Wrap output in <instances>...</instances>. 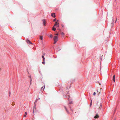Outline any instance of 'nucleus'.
Returning a JSON list of instances; mask_svg holds the SVG:
<instances>
[{
  "label": "nucleus",
  "mask_w": 120,
  "mask_h": 120,
  "mask_svg": "<svg viewBox=\"0 0 120 120\" xmlns=\"http://www.w3.org/2000/svg\"><path fill=\"white\" fill-rule=\"evenodd\" d=\"M53 21L54 22H55V21H56V19H54L53 20Z\"/></svg>",
  "instance_id": "13"
},
{
  "label": "nucleus",
  "mask_w": 120,
  "mask_h": 120,
  "mask_svg": "<svg viewBox=\"0 0 120 120\" xmlns=\"http://www.w3.org/2000/svg\"><path fill=\"white\" fill-rule=\"evenodd\" d=\"M92 101L91 100V102H90V105H91L92 104Z\"/></svg>",
  "instance_id": "17"
},
{
  "label": "nucleus",
  "mask_w": 120,
  "mask_h": 120,
  "mask_svg": "<svg viewBox=\"0 0 120 120\" xmlns=\"http://www.w3.org/2000/svg\"><path fill=\"white\" fill-rule=\"evenodd\" d=\"M54 41V44H55L56 43V42L57 41Z\"/></svg>",
  "instance_id": "14"
},
{
  "label": "nucleus",
  "mask_w": 120,
  "mask_h": 120,
  "mask_svg": "<svg viewBox=\"0 0 120 120\" xmlns=\"http://www.w3.org/2000/svg\"><path fill=\"white\" fill-rule=\"evenodd\" d=\"M42 21L43 22V24H44V26H46L45 24L46 23V22L45 21V19H43L42 20Z\"/></svg>",
  "instance_id": "5"
},
{
  "label": "nucleus",
  "mask_w": 120,
  "mask_h": 120,
  "mask_svg": "<svg viewBox=\"0 0 120 120\" xmlns=\"http://www.w3.org/2000/svg\"><path fill=\"white\" fill-rule=\"evenodd\" d=\"M102 89V88H101V90Z\"/></svg>",
  "instance_id": "35"
},
{
  "label": "nucleus",
  "mask_w": 120,
  "mask_h": 120,
  "mask_svg": "<svg viewBox=\"0 0 120 120\" xmlns=\"http://www.w3.org/2000/svg\"><path fill=\"white\" fill-rule=\"evenodd\" d=\"M45 62L44 61H43V62H42V63L43 64H45Z\"/></svg>",
  "instance_id": "20"
},
{
  "label": "nucleus",
  "mask_w": 120,
  "mask_h": 120,
  "mask_svg": "<svg viewBox=\"0 0 120 120\" xmlns=\"http://www.w3.org/2000/svg\"><path fill=\"white\" fill-rule=\"evenodd\" d=\"M29 77H30V78H31V76H29Z\"/></svg>",
  "instance_id": "28"
},
{
  "label": "nucleus",
  "mask_w": 120,
  "mask_h": 120,
  "mask_svg": "<svg viewBox=\"0 0 120 120\" xmlns=\"http://www.w3.org/2000/svg\"><path fill=\"white\" fill-rule=\"evenodd\" d=\"M57 26H59V25H57Z\"/></svg>",
  "instance_id": "37"
},
{
  "label": "nucleus",
  "mask_w": 120,
  "mask_h": 120,
  "mask_svg": "<svg viewBox=\"0 0 120 120\" xmlns=\"http://www.w3.org/2000/svg\"><path fill=\"white\" fill-rule=\"evenodd\" d=\"M59 23V22L58 20H57L56 22L55 23V26H56L57 25H58Z\"/></svg>",
  "instance_id": "7"
},
{
  "label": "nucleus",
  "mask_w": 120,
  "mask_h": 120,
  "mask_svg": "<svg viewBox=\"0 0 120 120\" xmlns=\"http://www.w3.org/2000/svg\"><path fill=\"white\" fill-rule=\"evenodd\" d=\"M45 55V53H44V54L43 55V56Z\"/></svg>",
  "instance_id": "29"
},
{
  "label": "nucleus",
  "mask_w": 120,
  "mask_h": 120,
  "mask_svg": "<svg viewBox=\"0 0 120 120\" xmlns=\"http://www.w3.org/2000/svg\"><path fill=\"white\" fill-rule=\"evenodd\" d=\"M30 84H31V81H32V79H31H31H30Z\"/></svg>",
  "instance_id": "21"
},
{
  "label": "nucleus",
  "mask_w": 120,
  "mask_h": 120,
  "mask_svg": "<svg viewBox=\"0 0 120 120\" xmlns=\"http://www.w3.org/2000/svg\"><path fill=\"white\" fill-rule=\"evenodd\" d=\"M38 99L37 100H36V101H35V102H34V108H33V112H34V109L35 110V109H36L35 105L34 104H35V103H36V102H37V100H38Z\"/></svg>",
  "instance_id": "2"
},
{
  "label": "nucleus",
  "mask_w": 120,
  "mask_h": 120,
  "mask_svg": "<svg viewBox=\"0 0 120 120\" xmlns=\"http://www.w3.org/2000/svg\"><path fill=\"white\" fill-rule=\"evenodd\" d=\"M26 42L28 44H33L29 40H26Z\"/></svg>",
  "instance_id": "3"
},
{
  "label": "nucleus",
  "mask_w": 120,
  "mask_h": 120,
  "mask_svg": "<svg viewBox=\"0 0 120 120\" xmlns=\"http://www.w3.org/2000/svg\"><path fill=\"white\" fill-rule=\"evenodd\" d=\"M52 34L50 35V38H52Z\"/></svg>",
  "instance_id": "15"
},
{
  "label": "nucleus",
  "mask_w": 120,
  "mask_h": 120,
  "mask_svg": "<svg viewBox=\"0 0 120 120\" xmlns=\"http://www.w3.org/2000/svg\"><path fill=\"white\" fill-rule=\"evenodd\" d=\"M99 117V115L98 114H97L94 117V118L95 119L98 118Z\"/></svg>",
  "instance_id": "8"
},
{
  "label": "nucleus",
  "mask_w": 120,
  "mask_h": 120,
  "mask_svg": "<svg viewBox=\"0 0 120 120\" xmlns=\"http://www.w3.org/2000/svg\"><path fill=\"white\" fill-rule=\"evenodd\" d=\"M115 75H114L113 76V81H114V82H115Z\"/></svg>",
  "instance_id": "9"
},
{
  "label": "nucleus",
  "mask_w": 120,
  "mask_h": 120,
  "mask_svg": "<svg viewBox=\"0 0 120 120\" xmlns=\"http://www.w3.org/2000/svg\"><path fill=\"white\" fill-rule=\"evenodd\" d=\"M69 97V98H68V100L69 101H70V99H69V98H70V97Z\"/></svg>",
  "instance_id": "24"
},
{
  "label": "nucleus",
  "mask_w": 120,
  "mask_h": 120,
  "mask_svg": "<svg viewBox=\"0 0 120 120\" xmlns=\"http://www.w3.org/2000/svg\"><path fill=\"white\" fill-rule=\"evenodd\" d=\"M116 20H117V19H116Z\"/></svg>",
  "instance_id": "32"
},
{
  "label": "nucleus",
  "mask_w": 120,
  "mask_h": 120,
  "mask_svg": "<svg viewBox=\"0 0 120 120\" xmlns=\"http://www.w3.org/2000/svg\"><path fill=\"white\" fill-rule=\"evenodd\" d=\"M10 92H9V96H10Z\"/></svg>",
  "instance_id": "23"
},
{
  "label": "nucleus",
  "mask_w": 120,
  "mask_h": 120,
  "mask_svg": "<svg viewBox=\"0 0 120 120\" xmlns=\"http://www.w3.org/2000/svg\"><path fill=\"white\" fill-rule=\"evenodd\" d=\"M61 34L62 35H64V33H63V32Z\"/></svg>",
  "instance_id": "18"
},
{
  "label": "nucleus",
  "mask_w": 120,
  "mask_h": 120,
  "mask_svg": "<svg viewBox=\"0 0 120 120\" xmlns=\"http://www.w3.org/2000/svg\"><path fill=\"white\" fill-rule=\"evenodd\" d=\"M43 61H45V58H43Z\"/></svg>",
  "instance_id": "19"
},
{
  "label": "nucleus",
  "mask_w": 120,
  "mask_h": 120,
  "mask_svg": "<svg viewBox=\"0 0 120 120\" xmlns=\"http://www.w3.org/2000/svg\"><path fill=\"white\" fill-rule=\"evenodd\" d=\"M24 116L25 117H26V115H24Z\"/></svg>",
  "instance_id": "26"
},
{
  "label": "nucleus",
  "mask_w": 120,
  "mask_h": 120,
  "mask_svg": "<svg viewBox=\"0 0 120 120\" xmlns=\"http://www.w3.org/2000/svg\"><path fill=\"white\" fill-rule=\"evenodd\" d=\"M44 88H45V87H44V88H43V90H44Z\"/></svg>",
  "instance_id": "34"
},
{
  "label": "nucleus",
  "mask_w": 120,
  "mask_h": 120,
  "mask_svg": "<svg viewBox=\"0 0 120 120\" xmlns=\"http://www.w3.org/2000/svg\"><path fill=\"white\" fill-rule=\"evenodd\" d=\"M99 84L100 85H101V84H100V83H99Z\"/></svg>",
  "instance_id": "36"
},
{
  "label": "nucleus",
  "mask_w": 120,
  "mask_h": 120,
  "mask_svg": "<svg viewBox=\"0 0 120 120\" xmlns=\"http://www.w3.org/2000/svg\"><path fill=\"white\" fill-rule=\"evenodd\" d=\"M54 41H58V37L56 36H55L54 37Z\"/></svg>",
  "instance_id": "4"
},
{
  "label": "nucleus",
  "mask_w": 120,
  "mask_h": 120,
  "mask_svg": "<svg viewBox=\"0 0 120 120\" xmlns=\"http://www.w3.org/2000/svg\"><path fill=\"white\" fill-rule=\"evenodd\" d=\"M71 103V101L70 102V104Z\"/></svg>",
  "instance_id": "31"
},
{
  "label": "nucleus",
  "mask_w": 120,
  "mask_h": 120,
  "mask_svg": "<svg viewBox=\"0 0 120 120\" xmlns=\"http://www.w3.org/2000/svg\"><path fill=\"white\" fill-rule=\"evenodd\" d=\"M25 114H26V115L27 114V112H25Z\"/></svg>",
  "instance_id": "27"
},
{
  "label": "nucleus",
  "mask_w": 120,
  "mask_h": 120,
  "mask_svg": "<svg viewBox=\"0 0 120 120\" xmlns=\"http://www.w3.org/2000/svg\"><path fill=\"white\" fill-rule=\"evenodd\" d=\"M62 27H63L64 26V25L63 24L62 25Z\"/></svg>",
  "instance_id": "25"
},
{
  "label": "nucleus",
  "mask_w": 120,
  "mask_h": 120,
  "mask_svg": "<svg viewBox=\"0 0 120 120\" xmlns=\"http://www.w3.org/2000/svg\"><path fill=\"white\" fill-rule=\"evenodd\" d=\"M101 106H102V104H100V106L99 107V109H100L101 108Z\"/></svg>",
  "instance_id": "12"
},
{
  "label": "nucleus",
  "mask_w": 120,
  "mask_h": 120,
  "mask_svg": "<svg viewBox=\"0 0 120 120\" xmlns=\"http://www.w3.org/2000/svg\"><path fill=\"white\" fill-rule=\"evenodd\" d=\"M65 107V109H66V111H67V112H68V110H67V109H66V108L65 107Z\"/></svg>",
  "instance_id": "16"
},
{
  "label": "nucleus",
  "mask_w": 120,
  "mask_h": 120,
  "mask_svg": "<svg viewBox=\"0 0 120 120\" xmlns=\"http://www.w3.org/2000/svg\"><path fill=\"white\" fill-rule=\"evenodd\" d=\"M52 30L53 31H55L56 30V28L54 27V26H53L52 27Z\"/></svg>",
  "instance_id": "10"
},
{
  "label": "nucleus",
  "mask_w": 120,
  "mask_h": 120,
  "mask_svg": "<svg viewBox=\"0 0 120 120\" xmlns=\"http://www.w3.org/2000/svg\"><path fill=\"white\" fill-rule=\"evenodd\" d=\"M51 16H52L54 18H55L56 17L55 13H52L51 14Z\"/></svg>",
  "instance_id": "6"
},
{
  "label": "nucleus",
  "mask_w": 120,
  "mask_h": 120,
  "mask_svg": "<svg viewBox=\"0 0 120 120\" xmlns=\"http://www.w3.org/2000/svg\"><path fill=\"white\" fill-rule=\"evenodd\" d=\"M40 38L41 39V40H42L43 39V37L42 36H40Z\"/></svg>",
  "instance_id": "11"
},
{
  "label": "nucleus",
  "mask_w": 120,
  "mask_h": 120,
  "mask_svg": "<svg viewBox=\"0 0 120 120\" xmlns=\"http://www.w3.org/2000/svg\"><path fill=\"white\" fill-rule=\"evenodd\" d=\"M58 35V34L57 33V34H56V35Z\"/></svg>",
  "instance_id": "33"
},
{
  "label": "nucleus",
  "mask_w": 120,
  "mask_h": 120,
  "mask_svg": "<svg viewBox=\"0 0 120 120\" xmlns=\"http://www.w3.org/2000/svg\"><path fill=\"white\" fill-rule=\"evenodd\" d=\"M101 92L100 90H96V91L94 92L93 93V95L94 96L96 94L98 95Z\"/></svg>",
  "instance_id": "1"
},
{
  "label": "nucleus",
  "mask_w": 120,
  "mask_h": 120,
  "mask_svg": "<svg viewBox=\"0 0 120 120\" xmlns=\"http://www.w3.org/2000/svg\"><path fill=\"white\" fill-rule=\"evenodd\" d=\"M42 58H44V57L43 55H42Z\"/></svg>",
  "instance_id": "22"
},
{
  "label": "nucleus",
  "mask_w": 120,
  "mask_h": 120,
  "mask_svg": "<svg viewBox=\"0 0 120 120\" xmlns=\"http://www.w3.org/2000/svg\"><path fill=\"white\" fill-rule=\"evenodd\" d=\"M43 88V87H41V89H42V88Z\"/></svg>",
  "instance_id": "30"
}]
</instances>
